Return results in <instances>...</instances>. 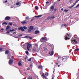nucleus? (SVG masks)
<instances>
[{
	"instance_id": "54",
	"label": "nucleus",
	"mask_w": 79,
	"mask_h": 79,
	"mask_svg": "<svg viewBox=\"0 0 79 79\" xmlns=\"http://www.w3.org/2000/svg\"><path fill=\"white\" fill-rule=\"evenodd\" d=\"M27 69V70H29V69H30L28 68V69Z\"/></svg>"
},
{
	"instance_id": "33",
	"label": "nucleus",
	"mask_w": 79,
	"mask_h": 79,
	"mask_svg": "<svg viewBox=\"0 0 79 79\" xmlns=\"http://www.w3.org/2000/svg\"><path fill=\"white\" fill-rule=\"evenodd\" d=\"M45 75L46 76H48V73H45Z\"/></svg>"
},
{
	"instance_id": "37",
	"label": "nucleus",
	"mask_w": 79,
	"mask_h": 79,
	"mask_svg": "<svg viewBox=\"0 0 79 79\" xmlns=\"http://www.w3.org/2000/svg\"><path fill=\"white\" fill-rule=\"evenodd\" d=\"M2 48H0V52H2Z\"/></svg>"
},
{
	"instance_id": "46",
	"label": "nucleus",
	"mask_w": 79,
	"mask_h": 79,
	"mask_svg": "<svg viewBox=\"0 0 79 79\" xmlns=\"http://www.w3.org/2000/svg\"><path fill=\"white\" fill-rule=\"evenodd\" d=\"M12 25H13V23H10V26H12Z\"/></svg>"
},
{
	"instance_id": "52",
	"label": "nucleus",
	"mask_w": 79,
	"mask_h": 79,
	"mask_svg": "<svg viewBox=\"0 0 79 79\" xmlns=\"http://www.w3.org/2000/svg\"><path fill=\"white\" fill-rule=\"evenodd\" d=\"M27 57L25 58V60L27 59Z\"/></svg>"
},
{
	"instance_id": "63",
	"label": "nucleus",
	"mask_w": 79,
	"mask_h": 79,
	"mask_svg": "<svg viewBox=\"0 0 79 79\" xmlns=\"http://www.w3.org/2000/svg\"><path fill=\"white\" fill-rule=\"evenodd\" d=\"M58 63H56V65H58Z\"/></svg>"
},
{
	"instance_id": "40",
	"label": "nucleus",
	"mask_w": 79,
	"mask_h": 79,
	"mask_svg": "<svg viewBox=\"0 0 79 79\" xmlns=\"http://www.w3.org/2000/svg\"><path fill=\"white\" fill-rule=\"evenodd\" d=\"M31 29H28V32H31Z\"/></svg>"
},
{
	"instance_id": "17",
	"label": "nucleus",
	"mask_w": 79,
	"mask_h": 79,
	"mask_svg": "<svg viewBox=\"0 0 79 79\" xmlns=\"http://www.w3.org/2000/svg\"><path fill=\"white\" fill-rule=\"evenodd\" d=\"M43 68V67L41 65H40L38 66V69H42Z\"/></svg>"
},
{
	"instance_id": "44",
	"label": "nucleus",
	"mask_w": 79,
	"mask_h": 79,
	"mask_svg": "<svg viewBox=\"0 0 79 79\" xmlns=\"http://www.w3.org/2000/svg\"><path fill=\"white\" fill-rule=\"evenodd\" d=\"M15 31V30L14 29H13L12 30H10V31Z\"/></svg>"
},
{
	"instance_id": "38",
	"label": "nucleus",
	"mask_w": 79,
	"mask_h": 79,
	"mask_svg": "<svg viewBox=\"0 0 79 79\" xmlns=\"http://www.w3.org/2000/svg\"><path fill=\"white\" fill-rule=\"evenodd\" d=\"M29 38V36H26L24 37V38Z\"/></svg>"
},
{
	"instance_id": "10",
	"label": "nucleus",
	"mask_w": 79,
	"mask_h": 79,
	"mask_svg": "<svg viewBox=\"0 0 79 79\" xmlns=\"http://www.w3.org/2000/svg\"><path fill=\"white\" fill-rule=\"evenodd\" d=\"M42 76H43V77L45 79H48V78H47V77H46L45 76V74H44V73H42Z\"/></svg>"
},
{
	"instance_id": "41",
	"label": "nucleus",
	"mask_w": 79,
	"mask_h": 79,
	"mask_svg": "<svg viewBox=\"0 0 79 79\" xmlns=\"http://www.w3.org/2000/svg\"><path fill=\"white\" fill-rule=\"evenodd\" d=\"M19 37H21L22 36H23V35L21 34L19 35Z\"/></svg>"
},
{
	"instance_id": "21",
	"label": "nucleus",
	"mask_w": 79,
	"mask_h": 79,
	"mask_svg": "<svg viewBox=\"0 0 79 79\" xmlns=\"http://www.w3.org/2000/svg\"><path fill=\"white\" fill-rule=\"evenodd\" d=\"M51 20H52V19H55V17L53 15H52L51 16Z\"/></svg>"
},
{
	"instance_id": "20",
	"label": "nucleus",
	"mask_w": 79,
	"mask_h": 79,
	"mask_svg": "<svg viewBox=\"0 0 79 79\" xmlns=\"http://www.w3.org/2000/svg\"><path fill=\"white\" fill-rule=\"evenodd\" d=\"M29 29L31 30H33V29H34V27L32 26H30V27Z\"/></svg>"
},
{
	"instance_id": "64",
	"label": "nucleus",
	"mask_w": 79,
	"mask_h": 79,
	"mask_svg": "<svg viewBox=\"0 0 79 79\" xmlns=\"http://www.w3.org/2000/svg\"><path fill=\"white\" fill-rule=\"evenodd\" d=\"M32 21V19L31 20V21Z\"/></svg>"
},
{
	"instance_id": "18",
	"label": "nucleus",
	"mask_w": 79,
	"mask_h": 79,
	"mask_svg": "<svg viewBox=\"0 0 79 79\" xmlns=\"http://www.w3.org/2000/svg\"><path fill=\"white\" fill-rule=\"evenodd\" d=\"M35 34H39V31L38 30H36L35 31Z\"/></svg>"
},
{
	"instance_id": "42",
	"label": "nucleus",
	"mask_w": 79,
	"mask_h": 79,
	"mask_svg": "<svg viewBox=\"0 0 79 79\" xmlns=\"http://www.w3.org/2000/svg\"><path fill=\"white\" fill-rule=\"evenodd\" d=\"M57 10V9H56V8H55L54 9V11H56Z\"/></svg>"
},
{
	"instance_id": "56",
	"label": "nucleus",
	"mask_w": 79,
	"mask_h": 79,
	"mask_svg": "<svg viewBox=\"0 0 79 79\" xmlns=\"http://www.w3.org/2000/svg\"><path fill=\"white\" fill-rule=\"evenodd\" d=\"M63 26H64V24H62V25H61L62 27H63Z\"/></svg>"
},
{
	"instance_id": "47",
	"label": "nucleus",
	"mask_w": 79,
	"mask_h": 79,
	"mask_svg": "<svg viewBox=\"0 0 79 79\" xmlns=\"http://www.w3.org/2000/svg\"><path fill=\"white\" fill-rule=\"evenodd\" d=\"M26 19H29V17H27L26 18Z\"/></svg>"
},
{
	"instance_id": "48",
	"label": "nucleus",
	"mask_w": 79,
	"mask_h": 79,
	"mask_svg": "<svg viewBox=\"0 0 79 79\" xmlns=\"http://www.w3.org/2000/svg\"><path fill=\"white\" fill-rule=\"evenodd\" d=\"M50 3V2H46V4H47L48 3Z\"/></svg>"
},
{
	"instance_id": "53",
	"label": "nucleus",
	"mask_w": 79,
	"mask_h": 79,
	"mask_svg": "<svg viewBox=\"0 0 79 79\" xmlns=\"http://www.w3.org/2000/svg\"><path fill=\"white\" fill-rule=\"evenodd\" d=\"M55 3H56L54 2V3L53 4V6H54V5H55Z\"/></svg>"
},
{
	"instance_id": "3",
	"label": "nucleus",
	"mask_w": 79,
	"mask_h": 79,
	"mask_svg": "<svg viewBox=\"0 0 79 79\" xmlns=\"http://www.w3.org/2000/svg\"><path fill=\"white\" fill-rule=\"evenodd\" d=\"M48 40L47 38L45 37H43L40 40V41L41 42H47Z\"/></svg>"
},
{
	"instance_id": "60",
	"label": "nucleus",
	"mask_w": 79,
	"mask_h": 79,
	"mask_svg": "<svg viewBox=\"0 0 79 79\" xmlns=\"http://www.w3.org/2000/svg\"><path fill=\"white\" fill-rule=\"evenodd\" d=\"M25 74L26 75V74H27V73H26V72H25Z\"/></svg>"
},
{
	"instance_id": "7",
	"label": "nucleus",
	"mask_w": 79,
	"mask_h": 79,
	"mask_svg": "<svg viewBox=\"0 0 79 79\" xmlns=\"http://www.w3.org/2000/svg\"><path fill=\"white\" fill-rule=\"evenodd\" d=\"M18 29H19V31H20V30H21L22 31H25V30L23 29V27H19L18 28Z\"/></svg>"
},
{
	"instance_id": "45",
	"label": "nucleus",
	"mask_w": 79,
	"mask_h": 79,
	"mask_svg": "<svg viewBox=\"0 0 79 79\" xmlns=\"http://www.w3.org/2000/svg\"><path fill=\"white\" fill-rule=\"evenodd\" d=\"M76 2H75L74 5L73 6H75V5H76Z\"/></svg>"
},
{
	"instance_id": "8",
	"label": "nucleus",
	"mask_w": 79,
	"mask_h": 79,
	"mask_svg": "<svg viewBox=\"0 0 79 79\" xmlns=\"http://www.w3.org/2000/svg\"><path fill=\"white\" fill-rule=\"evenodd\" d=\"M21 23H22V24H27V21L25 20L23 21V22H21Z\"/></svg>"
},
{
	"instance_id": "39",
	"label": "nucleus",
	"mask_w": 79,
	"mask_h": 79,
	"mask_svg": "<svg viewBox=\"0 0 79 79\" xmlns=\"http://www.w3.org/2000/svg\"><path fill=\"white\" fill-rule=\"evenodd\" d=\"M78 6H79V4H78L77 6H76L75 7V8H77Z\"/></svg>"
},
{
	"instance_id": "6",
	"label": "nucleus",
	"mask_w": 79,
	"mask_h": 79,
	"mask_svg": "<svg viewBox=\"0 0 79 79\" xmlns=\"http://www.w3.org/2000/svg\"><path fill=\"white\" fill-rule=\"evenodd\" d=\"M27 49L28 50H29V48H31V44H30L29 43H27Z\"/></svg>"
},
{
	"instance_id": "11",
	"label": "nucleus",
	"mask_w": 79,
	"mask_h": 79,
	"mask_svg": "<svg viewBox=\"0 0 79 79\" xmlns=\"http://www.w3.org/2000/svg\"><path fill=\"white\" fill-rule=\"evenodd\" d=\"M42 15H36L35 16V18H40V17H42Z\"/></svg>"
},
{
	"instance_id": "59",
	"label": "nucleus",
	"mask_w": 79,
	"mask_h": 79,
	"mask_svg": "<svg viewBox=\"0 0 79 79\" xmlns=\"http://www.w3.org/2000/svg\"><path fill=\"white\" fill-rule=\"evenodd\" d=\"M47 15H49V14H50L49 13H47Z\"/></svg>"
},
{
	"instance_id": "51",
	"label": "nucleus",
	"mask_w": 79,
	"mask_h": 79,
	"mask_svg": "<svg viewBox=\"0 0 79 79\" xmlns=\"http://www.w3.org/2000/svg\"><path fill=\"white\" fill-rule=\"evenodd\" d=\"M73 6H71V7H69V8H72V7H73Z\"/></svg>"
},
{
	"instance_id": "27",
	"label": "nucleus",
	"mask_w": 79,
	"mask_h": 79,
	"mask_svg": "<svg viewBox=\"0 0 79 79\" xmlns=\"http://www.w3.org/2000/svg\"><path fill=\"white\" fill-rule=\"evenodd\" d=\"M35 10H38V6H36L35 7Z\"/></svg>"
},
{
	"instance_id": "25",
	"label": "nucleus",
	"mask_w": 79,
	"mask_h": 79,
	"mask_svg": "<svg viewBox=\"0 0 79 79\" xmlns=\"http://www.w3.org/2000/svg\"><path fill=\"white\" fill-rule=\"evenodd\" d=\"M50 9H51L52 10H53L54 9V6H52L50 7Z\"/></svg>"
},
{
	"instance_id": "12",
	"label": "nucleus",
	"mask_w": 79,
	"mask_h": 79,
	"mask_svg": "<svg viewBox=\"0 0 79 79\" xmlns=\"http://www.w3.org/2000/svg\"><path fill=\"white\" fill-rule=\"evenodd\" d=\"M9 59V64H10V57L9 55L7 56V59Z\"/></svg>"
},
{
	"instance_id": "55",
	"label": "nucleus",
	"mask_w": 79,
	"mask_h": 79,
	"mask_svg": "<svg viewBox=\"0 0 79 79\" xmlns=\"http://www.w3.org/2000/svg\"><path fill=\"white\" fill-rule=\"evenodd\" d=\"M61 11H63V9L61 8Z\"/></svg>"
},
{
	"instance_id": "57",
	"label": "nucleus",
	"mask_w": 79,
	"mask_h": 79,
	"mask_svg": "<svg viewBox=\"0 0 79 79\" xmlns=\"http://www.w3.org/2000/svg\"><path fill=\"white\" fill-rule=\"evenodd\" d=\"M16 34V32H13V34Z\"/></svg>"
},
{
	"instance_id": "4",
	"label": "nucleus",
	"mask_w": 79,
	"mask_h": 79,
	"mask_svg": "<svg viewBox=\"0 0 79 79\" xmlns=\"http://www.w3.org/2000/svg\"><path fill=\"white\" fill-rule=\"evenodd\" d=\"M69 58V56H65L63 57H62V58H63L62 61H64V62H66V61H67L68 59Z\"/></svg>"
},
{
	"instance_id": "62",
	"label": "nucleus",
	"mask_w": 79,
	"mask_h": 79,
	"mask_svg": "<svg viewBox=\"0 0 79 79\" xmlns=\"http://www.w3.org/2000/svg\"><path fill=\"white\" fill-rule=\"evenodd\" d=\"M60 65H58V67H60Z\"/></svg>"
},
{
	"instance_id": "50",
	"label": "nucleus",
	"mask_w": 79,
	"mask_h": 79,
	"mask_svg": "<svg viewBox=\"0 0 79 79\" xmlns=\"http://www.w3.org/2000/svg\"><path fill=\"white\" fill-rule=\"evenodd\" d=\"M64 26H65V27H66L67 26H66V24H65L64 25Z\"/></svg>"
},
{
	"instance_id": "13",
	"label": "nucleus",
	"mask_w": 79,
	"mask_h": 79,
	"mask_svg": "<svg viewBox=\"0 0 79 79\" xmlns=\"http://www.w3.org/2000/svg\"><path fill=\"white\" fill-rule=\"evenodd\" d=\"M8 2V4H10V0H6L5 1V3Z\"/></svg>"
},
{
	"instance_id": "16",
	"label": "nucleus",
	"mask_w": 79,
	"mask_h": 79,
	"mask_svg": "<svg viewBox=\"0 0 79 79\" xmlns=\"http://www.w3.org/2000/svg\"><path fill=\"white\" fill-rule=\"evenodd\" d=\"M8 53H9V51L7 50L5 52V54L6 55H8Z\"/></svg>"
},
{
	"instance_id": "2",
	"label": "nucleus",
	"mask_w": 79,
	"mask_h": 79,
	"mask_svg": "<svg viewBox=\"0 0 79 79\" xmlns=\"http://www.w3.org/2000/svg\"><path fill=\"white\" fill-rule=\"evenodd\" d=\"M71 37V34L70 33L69 34L68 33H67L65 35V40H68L70 39Z\"/></svg>"
},
{
	"instance_id": "32",
	"label": "nucleus",
	"mask_w": 79,
	"mask_h": 79,
	"mask_svg": "<svg viewBox=\"0 0 79 79\" xmlns=\"http://www.w3.org/2000/svg\"><path fill=\"white\" fill-rule=\"evenodd\" d=\"M79 48H77V49H76L74 50V51H79Z\"/></svg>"
},
{
	"instance_id": "5",
	"label": "nucleus",
	"mask_w": 79,
	"mask_h": 79,
	"mask_svg": "<svg viewBox=\"0 0 79 79\" xmlns=\"http://www.w3.org/2000/svg\"><path fill=\"white\" fill-rule=\"evenodd\" d=\"M6 31H7L6 33L7 34H10V26H7L6 27Z\"/></svg>"
},
{
	"instance_id": "43",
	"label": "nucleus",
	"mask_w": 79,
	"mask_h": 79,
	"mask_svg": "<svg viewBox=\"0 0 79 79\" xmlns=\"http://www.w3.org/2000/svg\"><path fill=\"white\" fill-rule=\"evenodd\" d=\"M79 0H77L76 1H75V3H77V2H79Z\"/></svg>"
},
{
	"instance_id": "35",
	"label": "nucleus",
	"mask_w": 79,
	"mask_h": 79,
	"mask_svg": "<svg viewBox=\"0 0 79 79\" xmlns=\"http://www.w3.org/2000/svg\"><path fill=\"white\" fill-rule=\"evenodd\" d=\"M25 53L27 55H28V54H29V52H28V51H26L25 52Z\"/></svg>"
},
{
	"instance_id": "30",
	"label": "nucleus",
	"mask_w": 79,
	"mask_h": 79,
	"mask_svg": "<svg viewBox=\"0 0 79 79\" xmlns=\"http://www.w3.org/2000/svg\"><path fill=\"white\" fill-rule=\"evenodd\" d=\"M20 2H17L16 3V5H20Z\"/></svg>"
},
{
	"instance_id": "19",
	"label": "nucleus",
	"mask_w": 79,
	"mask_h": 79,
	"mask_svg": "<svg viewBox=\"0 0 79 79\" xmlns=\"http://www.w3.org/2000/svg\"><path fill=\"white\" fill-rule=\"evenodd\" d=\"M51 48L52 49V50H54V45L53 44H52L51 46Z\"/></svg>"
},
{
	"instance_id": "31",
	"label": "nucleus",
	"mask_w": 79,
	"mask_h": 79,
	"mask_svg": "<svg viewBox=\"0 0 79 79\" xmlns=\"http://www.w3.org/2000/svg\"><path fill=\"white\" fill-rule=\"evenodd\" d=\"M28 38L29 39H31V40H32V37H30V36H28Z\"/></svg>"
},
{
	"instance_id": "15",
	"label": "nucleus",
	"mask_w": 79,
	"mask_h": 79,
	"mask_svg": "<svg viewBox=\"0 0 79 79\" xmlns=\"http://www.w3.org/2000/svg\"><path fill=\"white\" fill-rule=\"evenodd\" d=\"M54 53V51H53V50H52V51L51 54H50V56H52L53 55Z\"/></svg>"
},
{
	"instance_id": "58",
	"label": "nucleus",
	"mask_w": 79,
	"mask_h": 79,
	"mask_svg": "<svg viewBox=\"0 0 79 79\" xmlns=\"http://www.w3.org/2000/svg\"><path fill=\"white\" fill-rule=\"evenodd\" d=\"M51 53V52H49V54H50V53Z\"/></svg>"
},
{
	"instance_id": "26",
	"label": "nucleus",
	"mask_w": 79,
	"mask_h": 79,
	"mask_svg": "<svg viewBox=\"0 0 79 79\" xmlns=\"http://www.w3.org/2000/svg\"><path fill=\"white\" fill-rule=\"evenodd\" d=\"M18 65L19 66H22L23 65H22V64L21 63V62H19V63H18Z\"/></svg>"
},
{
	"instance_id": "34",
	"label": "nucleus",
	"mask_w": 79,
	"mask_h": 79,
	"mask_svg": "<svg viewBox=\"0 0 79 79\" xmlns=\"http://www.w3.org/2000/svg\"><path fill=\"white\" fill-rule=\"evenodd\" d=\"M69 11V10H66V9H65L64 10V11L65 12H68Z\"/></svg>"
},
{
	"instance_id": "24",
	"label": "nucleus",
	"mask_w": 79,
	"mask_h": 79,
	"mask_svg": "<svg viewBox=\"0 0 79 79\" xmlns=\"http://www.w3.org/2000/svg\"><path fill=\"white\" fill-rule=\"evenodd\" d=\"M47 19H48V20H52V19L51 18V16H48V18Z\"/></svg>"
},
{
	"instance_id": "14",
	"label": "nucleus",
	"mask_w": 79,
	"mask_h": 79,
	"mask_svg": "<svg viewBox=\"0 0 79 79\" xmlns=\"http://www.w3.org/2000/svg\"><path fill=\"white\" fill-rule=\"evenodd\" d=\"M13 62V59L12 58L10 59V64H12Z\"/></svg>"
},
{
	"instance_id": "36",
	"label": "nucleus",
	"mask_w": 79,
	"mask_h": 79,
	"mask_svg": "<svg viewBox=\"0 0 79 79\" xmlns=\"http://www.w3.org/2000/svg\"><path fill=\"white\" fill-rule=\"evenodd\" d=\"M23 28H24V29H27V27L24 26L23 27Z\"/></svg>"
},
{
	"instance_id": "61",
	"label": "nucleus",
	"mask_w": 79,
	"mask_h": 79,
	"mask_svg": "<svg viewBox=\"0 0 79 79\" xmlns=\"http://www.w3.org/2000/svg\"><path fill=\"white\" fill-rule=\"evenodd\" d=\"M9 25H10V22L9 23Z\"/></svg>"
},
{
	"instance_id": "1",
	"label": "nucleus",
	"mask_w": 79,
	"mask_h": 79,
	"mask_svg": "<svg viewBox=\"0 0 79 79\" xmlns=\"http://www.w3.org/2000/svg\"><path fill=\"white\" fill-rule=\"evenodd\" d=\"M79 39L77 37H73L71 39V42L73 44L76 45L79 42Z\"/></svg>"
},
{
	"instance_id": "29",
	"label": "nucleus",
	"mask_w": 79,
	"mask_h": 79,
	"mask_svg": "<svg viewBox=\"0 0 79 79\" xmlns=\"http://www.w3.org/2000/svg\"><path fill=\"white\" fill-rule=\"evenodd\" d=\"M33 58L32 57H31V58H30V59H28L27 60L28 61H31V59H32V58Z\"/></svg>"
},
{
	"instance_id": "28",
	"label": "nucleus",
	"mask_w": 79,
	"mask_h": 79,
	"mask_svg": "<svg viewBox=\"0 0 79 79\" xmlns=\"http://www.w3.org/2000/svg\"><path fill=\"white\" fill-rule=\"evenodd\" d=\"M28 79H32V77L31 76H30L29 77Z\"/></svg>"
},
{
	"instance_id": "23",
	"label": "nucleus",
	"mask_w": 79,
	"mask_h": 79,
	"mask_svg": "<svg viewBox=\"0 0 79 79\" xmlns=\"http://www.w3.org/2000/svg\"><path fill=\"white\" fill-rule=\"evenodd\" d=\"M5 24H6V25H7L8 24V23L6 22H4L2 23V26H4Z\"/></svg>"
},
{
	"instance_id": "22",
	"label": "nucleus",
	"mask_w": 79,
	"mask_h": 79,
	"mask_svg": "<svg viewBox=\"0 0 79 79\" xmlns=\"http://www.w3.org/2000/svg\"><path fill=\"white\" fill-rule=\"evenodd\" d=\"M32 51L33 52H36V48L35 47L33 48Z\"/></svg>"
},
{
	"instance_id": "49",
	"label": "nucleus",
	"mask_w": 79,
	"mask_h": 79,
	"mask_svg": "<svg viewBox=\"0 0 79 79\" xmlns=\"http://www.w3.org/2000/svg\"><path fill=\"white\" fill-rule=\"evenodd\" d=\"M1 31H4V29L3 28H2L1 29Z\"/></svg>"
},
{
	"instance_id": "9",
	"label": "nucleus",
	"mask_w": 79,
	"mask_h": 79,
	"mask_svg": "<svg viewBox=\"0 0 79 79\" xmlns=\"http://www.w3.org/2000/svg\"><path fill=\"white\" fill-rule=\"evenodd\" d=\"M10 17L7 16L5 18V20H10Z\"/></svg>"
}]
</instances>
